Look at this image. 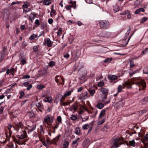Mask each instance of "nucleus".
I'll list each match as a JSON object with an SVG mask.
<instances>
[{"mask_svg":"<svg viewBox=\"0 0 148 148\" xmlns=\"http://www.w3.org/2000/svg\"><path fill=\"white\" fill-rule=\"evenodd\" d=\"M43 101L45 102L51 103L52 101V99L50 97H47L46 99H43Z\"/></svg>","mask_w":148,"mask_h":148,"instance_id":"18","label":"nucleus"},{"mask_svg":"<svg viewBox=\"0 0 148 148\" xmlns=\"http://www.w3.org/2000/svg\"><path fill=\"white\" fill-rule=\"evenodd\" d=\"M71 92L72 91H67L63 95V96L62 98V99L63 100L64 99L65 97L70 95L71 94Z\"/></svg>","mask_w":148,"mask_h":148,"instance_id":"15","label":"nucleus"},{"mask_svg":"<svg viewBox=\"0 0 148 148\" xmlns=\"http://www.w3.org/2000/svg\"><path fill=\"white\" fill-rule=\"evenodd\" d=\"M18 140H17L16 143L18 144L19 145H22L25 144V141L23 140H22V139L18 138Z\"/></svg>","mask_w":148,"mask_h":148,"instance_id":"14","label":"nucleus"},{"mask_svg":"<svg viewBox=\"0 0 148 148\" xmlns=\"http://www.w3.org/2000/svg\"><path fill=\"white\" fill-rule=\"evenodd\" d=\"M48 22L49 24H51L53 22V20L51 18L49 19L48 20Z\"/></svg>","mask_w":148,"mask_h":148,"instance_id":"63","label":"nucleus"},{"mask_svg":"<svg viewBox=\"0 0 148 148\" xmlns=\"http://www.w3.org/2000/svg\"><path fill=\"white\" fill-rule=\"evenodd\" d=\"M140 12H145V10L143 8H140L137 9L135 12L136 14H139Z\"/></svg>","mask_w":148,"mask_h":148,"instance_id":"25","label":"nucleus"},{"mask_svg":"<svg viewBox=\"0 0 148 148\" xmlns=\"http://www.w3.org/2000/svg\"><path fill=\"white\" fill-rule=\"evenodd\" d=\"M88 119V117L86 116L85 117L82 118V121H85L87 120Z\"/></svg>","mask_w":148,"mask_h":148,"instance_id":"53","label":"nucleus"},{"mask_svg":"<svg viewBox=\"0 0 148 148\" xmlns=\"http://www.w3.org/2000/svg\"><path fill=\"white\" fill-rule=\"evenodd\" d=\"M89 91L90 95L92 96H93L95 93V90H90Z\"/></svg>","mask_w":148,"mask_h":148,"instance_id":"43","label":"nucleus"},{"mask_svg":"<svg viewBox=\"0 0 148 148\" xmlns=\"http://www.w3.org/2000/svg\"><path fill=\"white\" fill-rule=\"evenodd\" d=\"M75 133L77 135H79L80 134V130L79 127H76L75 129Z\"/></svg>","mask_w":148,"mask_h":148,"instance_id":"24","label":"nucleus"},{"mask_svg":"<svg viewBox=\"0 0 148 148\" xmlns=\"http://www.w3.org/2000/svg\"><path fill=\"white\" fill-rule=\"evenodd\" d=\"M33 49L34 51L36 52L37 51L38 49L37 46H34L33 47Z\"/></svg>","mask_w":148,"mask_h":148,"instance_id":"64","label":"nucleus"},{"mask_svg":"<svg viewBox=\"0 0 148 148\" xmlns=\"http://www.w3.org/2000/svg\"><path fill=\"white\" fill-rule=\"evenodd\" d=\"M130 68H132L133 67H134L135 66L134 64L132 61H130Z\"/></svg>","mask_w":148,"mask_h":148,"instance_id":"49","label":"nucleus"},{"mask_svg":"<svg viewBox=\"0 0 148 148\" xmlns=\"http://www.w3.org/2000/svg\"><path fill=\"white\" fill-rule=\"evenodd\" d=\"M147 51H148V48H146L145 51H142V53L143 55L147 53Z\"/></svg>","mask_w":148,"mask_h":148,"instance_id":"58","label":"nucleus"},{"mask_svg":"<svg viewBox=\"0 0 148 148\" xmlns=\"http://www.w3.org/2000/svg\"><path fill=\"white\" fill-rule=\"evenodd\" d=\"M71 119L74 121H75L77 120V115H74L72 114L71 115Z\"/></svg>","mask_w":148,"mask_h":148,"instance_id":"35","label":"nucleus"},{"mask_svg":"<svg viewBox=\"0 0 148 148\" xmlns=\"http://www.w3.org/2000/svg\"><path fill=\"white\" fill-rule=\"evenodd\" d=\"M32 127L33 128L32 129H31L30 128H29L28 129L29 132H32L35 130V126L34 125H33Z\"/></svg>","mask_w":148,"mask_h":148,"instance_id":"51","label":"nucleus"},{"mask_svg":"<svg viewBox=\"0 0 148 148\" xmlns=\"http://www.w3.org/2000/svg\"><path fill=\"white\" fill-rule=\"evenodd\" d=\"M24 86L27 87V89L28 90H29L32 86V84H23Z\"/></svg>","mask_w":148,"mask_h":148,"instance_id":"23","label":"nucleus"},{"mask_svg":"<svg viewBox=\"0 0 148 148\" xmlns=\"http://www.w3.org/2000/svg\"><path fill=\"white\" fill-rule=\"evenodd\" d=\"M83 89V88L82 87H79L77 88V91L79 92L81 91Z\"/></svg>","mask_w":148,"mask_h":148,"instance_id":"62","label":"nucleus"},{"mask_svg":"<svg viewBox=\"0 0 148 148\" xmlns=\"http://www.w3.org/2000/svg\"><path fill=\"white\" fill-rule=\"evenodd\" d=\"M100 27L103 29H108L109 27V23L108 21L101 20L99 22Z\"/></svg>","mask_w":148,"mask_h":148,"instance_id":"3","label":"nucleus"},{"mask_svg":"<svg viewBox=\"0 0 148 148\" xmlns=\"http://www.w3.org/2000/svg\"><path fill=\"white\" fill-rule=\"evenodd\" d=\"M56 63L55 62L52 61L49 62V66L51 67H53L55 65Z\"/></svg>","mask_w":148,"mask_h":148,"instance_id":"32","label":"nucleus"},{"mask_svg":"<svg viewBox=\"0 0 148 148\" xmlns=\"http://www.w3.org/2000/svg\"><path fill=\"white\" fill-rule=\"evenodd\" d=\"M12 127V126L11 125H8V129L9 130V134L8 135V133L6 132H5V134L6 135V137H10L12 133V131L11 130H10L11 128Z\"/></svg>","mask_w":148,"mask_h":148,"instance_id":"10","label":"nucleus"},{"mask_svg":"<svg viewBox=\"0 0 148 148\" xmlns=\"http://www.w3.org/2000/svg\"><path fill=\"white\" fill-rule=\"evenodd\" d=\"M93 123H92V124H91V125L90 126V127L89 128V129L88 130V132L89 133H90L92 129V127H93Z\"/></svg>","mask_w":148,"mask_h":148,"instance_id":"57","label":"nucleus"},{"mask_svg":"<svg viewBox=\"0 0 148 148\" xmlns=\"http://www.w3.org/2000/svg\"><path fill=\"white\" fill-rule=\"evenodd\" d=\"M123 100L122 99H119L118 102V103L121 106H122L123 105L124 103L123 102Z\"/></svg>","mask_w":148,"mask_h":148,"instance_id":"44","label":"nucleus"},{"mask_svg":"<svg viewBox=\"0 0 148 148\" xmlns=\"http://www.w3.org/2000/svg\"><path fill=\"white\" fill-rule=\"evenodd\" d=\"M22 133L21 135H18L17 137L18 138L23 139L27 137V135L26 133L22 130Z\"/></svg>","mask_w":148,"mask_h":148,"instance_id":"9","label":"nucleus"},{"mask_svg":"<svg viewBox=\"0 0 148 148\" xmlns=\"http://www.w3.org/2000/svg\"><path fill=\"white\" fill-rule=\"evenodd\" d=\"M139 87V90H144L146 87V84H136Z\"/></svg>","mask_w":148,"mask_h":148,"instance_id":"16","label":"nucleus"},{"mask_svg":"<svg viewBox=\"0 0 148 148\" xmlns=\"http://www.w3.org/2000/svg\"><path fill=\"white\" fill-rule=\"evenodd\" d=\"M38 88L39 89H42L44 88V86L42 85L41 84L38 85L37 86Z\"/></svg>","mask_w":148,"mask_h":148,"instance_id":"45","label":"nucleus"},{"mask_svg":"<svg viewBox=\"0 0 148 148\" xmlns=\"http://www.w3.org/2000/svg\"><path fill=\"white\" fill-rule=\"evenodd\" d=\"M45 42L47 45L48 47H51L52 46V43L49 38L45 40Z\"/></svg>","mask_w":148,"mask_h":148,"instance_id":"11","label":"nucleus"},{"mask_svg":"<svg viewBox=\"0 0 148 148\" xmlns=\"http://www.w3.org/2000/svg\"><path fill=\"white\" fill-rule=\"evenodd\" d=\"M69 55L68 53H65V54H64V57L66 59H67L68 58H69Z\"/></svg>","mask_w":148,"mask_h":148,"instance_id":"54","label":"nucleus"},{"mask_svg":"<svg viewBox=\"0 0 148 148\" xmlns=\"http://www.w3.org/2000/svg\"><path fill=\"white\" fill-rule=\"evenodd\" d=\"M25 95L24 93L23 92H20V95L19 96L20 98H22Z\"/></svg>","mask_w":148,"mask_h":148,"instance_id":"52","label":"nucleus"},{"mask_svg":"<svg viewBox=\"0 0 148 148\" xmlns=\"http://www.w3.org/2000/svg\"><path fill=\"white\" fill-rule=\"evenodd\" d=\"M42 143L43 145L45 147H47L48 146V144L45 141H43L42 142Z\"/></svg>","mask_w":148,"mask_h":148,"instance_id":"55","label":"nucleus"},{"mask_svg":"<svg viewBox=\"0 0 148 148\" xmlns=\"http://www.w3.org/2000/svg\"><path fill=\"white\" fill-rule=\"evenodd\" d=\"M69 145V142L67 141H65L64 142L63 144V148H67Z\"/></svg>","mask_w":148,"mask_h":148,"instance_id":"28","label":"nucleus"},{"mask_svg":"<svg viewBox=\"0 0 148 148\" xmlns=\"http://www.w3.org/2000/svg\"><path fill=\"white\" fill-rule=\"evenodd\" d=\"M30 77V76L28 75H24L23 77V79H27L29 78Z\"/></svg>","mask_w":148,"mask_h":148,"instance_id":"59","label":"nucleus"},{"mask_svg":"<svg viewBox=\"0 0 148 148\" xmlns=\"http://www.w3.org/2000/svg\"><path fill=\"white\" fill-rule=\"evenodd\" d=\"M23 126V124L19 122L16 124L15 126L14 127V128L15 130L18 131L20 129H21Z\"/></svg>","mask_w":148,"mask_h":148,"instance_id":"7","label":"nucleus"},{"mask_svg":"<svg viewBox=\"0 0 148 148\" xmlns=\"http://www.w3.org/2000/svg\"><path fill=\"white\" fill-rule=\"evenodd\" d=\"M62 28H59L57 32V35L58 36H61L62 34Z\"/></svg>","mask_w":148,"mask_h":148,"instance_id":"40","label":"nucleus"},{"mask_svg":"<svg viewBox=\"0 0 148 148\" xmlns=\"http://www.w3.org/2000/svg\"><path fill=\"white\" fill-rule=\"evenodd\" d=\"M57 121L58 122V125L62 123V118L60 116H58L57 119Z\"/></svg>","mask_w":148,"mask_h":148,"instance_id":"30","label":"nucleus"},{"mask_svg":"<svg viewBox=\"0 0 148 148\" xmlns=\"http://www.w3.org/2000/svg\"><path fill=\"white\" fill-rule=\"evenodd\" d=\"M104 104L101 103H99L97 104V107L98 109H101L104 107Z\"/></svg>","mask_w":148,"mask_h":148,"instance_id":"22","label":"nucleus"},{"mask_svg":"<svg viewBox=\"0 0 148 148\" xmlns=\"http://www.w3.org/2000/svg\"><path fill=\"white\" fill-rule=\"evenodd\" d=\"M21 62L22 63L23 65H24L26 63V61L24 59H23L21 60Z\"/></svg>","mask_w":148,"mask_h":148,"instance_id":"61","label":"nucleus"},{"mask_svg":"<svg viewBox=\"0 0 148 148\" xmlns=\"http://www.w3.org/2000/svg\"><path fill=\"white\" fill-rule=\"evenodd\" d=\"M47 73V71L46 70L44 69L42 71V73H40L41 75L44 76H45Z\"/></svg>","mask_w":148,"mask_h":148,"instance_id":"39","label":"nucleus"},{"mask_svg":"<svg viewBox=\"0 0 148 148\" xmlns=\"http://www.w3.org/2000/svg\"><path fill=\"white\" fill-rule=\"evenodd\" d=\"M147 17H144L143 18V19H142L141 21L140 22V23H144V22H145V21H147Z\"/></svg>","mask_w":148,"mask_h":148,"instance_id":"48","label":"nucleus"},{"mask_svg":"<svg viewBox=\"0 0 148 148\" xmlns=\"http://www.w3.org/2000/svg\"><path fill=\"white\" fill-rule=\"evenodd\" d=\"M99 35L101 37H108V36L107 33L106 32H101L100 33Z\"/></svg>","mask_w":148,"mask_h":148,"instance_id":"21","label":"nucleus"},{"mask_svg":"<svg viewBox=\"0 0 148 148\" xmlns=\"http://www.w3.org/2000/svg\"><path fill=\"white\" fill-rule=\"evenodd\" d=\"M123 138L117 137L114 139L112 142V148H116L123 144Z\"/></svg>","mask_w":148,"mask_h":148,"instance_id":"1","label":"nucleus"},{"mask_svg":"<svg viewBox=\"0 0 148 148\" xmlns=\"http://www.w3.org/2000/svg\"><path fill=\"white\" fill-rule=\"evenodd\" d=\"M93 121H92V123H89V124H85L83 125L82 127V129L85 130H87L88 128H89L91 124L93 123Z\"/></svg>","mask_w":148,"mask_h":148,"instance_id":"12","label":"nucleus"},{"mask_svg":"<svg viewBox=\"0 0 148 148\" xmlns=\"http://www.w3.org/2000/svg\"><path fill=\"white\" fill-rule=\"evenodd\" d=\"M29 5V2H26L23 5V7L25 8H28V7Z\"/></svg>","mask_w":148,"mask_h":148,"instance_id":"34","label":"nucleus"},{"mask_svg":"<svg viewBox=\"0 0 148 148\" xmlns=\"http://www.w3.org/2000/svg\"><path fill=\"white\" fill-rule=\"evenodd\" d=\"M108 78L111 81V82H116L117 81V77L116 75H110L108 76Z\"/></svg>","mask_w":148,"mask_h":148,"instance_id":"4","label":"nucleus"},{"mask_svg":"<svg viewBox=\"0 0 148 148\" xmlns=\"http://www.w3.org/2000/svg\"><path fill=\"white\" fill-rule=\"evenodd\" d=\"M112 60V58H107L104 60V62H108L110 63L111 62V61Z\"/></svg>","mask_w":148,"mask_h":148,"instance_id":"37","label":"nucleus"},{"mask_svg":"<svg viewBox=\"0 0 148 148\" xmlns=\"http://www.w3.org/2000/svg\"><path fill=\"white\" fill-rule=\"evenodd\" d=\"M31 11V10L29 8H28L27 9L23 10V12L26 14L27 12H29Z\"/></svg>","mask_w":148,"mask_h":148,"instance_id":"47","label":"nucleus"},{"mask_svg":"<svg viewBox=\"0 0 148 148\" xmlns=\"http://www.w3.org/2000/svg\"><path fill=\"white\" fill-rule=\"evenodd\" d=\"M70 6H71V8H75L76 7V5L75 4V2H73L72 4H71V5H70Z\"/></svg>","mask_w":148,"mask_h":148,"instance_id":"50","label":"nucleus"},{"mask_svg":"<svg viewBox=\"0 0 148 148\" xmlns=\"http://www.w3.org/2000/svg\"><path fill=\"white\" fill-rule=\"evenodd\" d=\"M130 39V38H129V39L126 42L125 41V40H123L122 41V42H123V44L122 46L123 47L126 46L127 45L128 42V41H129Z\"/></svg>","mask_w":148,"mask_h":148,"instance_id":"36","label":"nucleus"},{"mask_svg":"<svg viewBox=\"0 0 148 148\" xmlns=\"http://www.w3.org/2000/svg\"><path fill=\"white\" fill-rule=\"evenodd\" d=\"M113 9L114 12H117L120 10L119 6L117 5H115L113 7Z\"/></svg>","mask_w":148,"mask_h":148,"instance_id":"19","label":"nucleus"},{"mask_svg":"<svg viewBox=\"0 0 148 148\" xmlns=\"http://www.w3.org/2000/svg\"><path fill=\"white\" fill-rule=\"evenodd\" d=\"M43 3L45 5H48L51 3L50 0H44Z\"/></svg>","mask_w":148,"mask_h":148,"instance_id":"27","label":"nucleus"},{"mask_svg":"<svg viewBox=\"0 0 148 148\" xmlns=\"http://www.w3.org/2000/svg\"><path fill=\"white\" fill-rule=\"evenodd\" d=\"M36 106L38 108H42V106H43V105L40 102H38V103L36 104Z\"/></svg>","mask_w":148,"mask_h":148,"instance_id":"42","label":"nucleus"},{"mask_svg":"<svg viewBox=\"0 0 148 148\" xmlns=\"http://www.w3.org/2000/svg\"><path fill=\"white\" fill-rule=\"evenodd\" d=\"M29 115L30 118H31L35 116V114L32 112H30L29 113Z\"/></svg>","mask_w":148,"mask_h":148,"instance_id":"41","label":"nucleus"},{"mask_svg":"<svg viewBox=\"0 0 148 148\" xmlns=\"http://www.w3.org/2000/svg\"><path fill=\"white\" fill-rule=\"evenodd\" d=\"M56 11L53 10V9H51V12H50V15L51 17L53 15H54Z\"/></svg>","mask_w":148,"mask_h":148,"instance_id":"46","label":"nucleus"},{"mask_svg":"<svg viewBox=\"0 0 148 148\" xmlns=\"http://www.w3.org/2000/svg\"><path fill=\"white\" fill-rule=\"evenodd\" d=\"M77 140H75L73 141L72 143V146L73 148H76L77 145H75V144L77 143Z\"/></svg>","mask_w":148,"mask_h":148,"instance_id":"38","label":"nucleus"},{"mask_svg":"<svg viewBox=\"0 0 148 148\" xmlns=\"http://www.w3.org/2000/svg\"><path fill=\"white\" fill-rule=\"evenodd\" d=\"M35 24L38 25H39L40 23L38 19H36V20L35 21Z\"/></svg>","mask_w":148,"mask_h":148,"instance_id":"60","label":"nucleus"},{"mask_svg":"<svg viewBox=\"0 0 148 148\" xmlns=\"http://www.w3.org/2000/svg\"><path fill=\"white\" fill-rule=\"evenodd\" d=\"M99 90L102 93L103 95H108V89L101 88L99 89Z\"/></svg>","mask_w":148,"mask_h":148,"instance_id":"6","label":"nucleus"},{"mask_svg":"<svg viewBox=\"0 0 148 148\" xmlns=\"http://www.w3.org/2000/svg\"><path fill=\"white\" fill-rule=\"evenodd\" d=\"M37 35L35 34H33L30 36L29 38V39L30 40H33L35 39L37 37Z\"/></svg>","mask_w":148,"mask_h":148,"instance_id":"31","label":"nucleus"},{"mask_svg":"<svg viewBox=\"0 0 148 148\" xmlns=\"http://www.w3.org/2000/svg\"><path fill=\"white\" fill-rule=\"evenodd\" d=\"M77 109V107L76 105H73L71 107L70 110L72 111L73 113H75L76 112V110Z\"/></svg>","mask_w":148,"mask_h":148,"instance_id":"17","label":"nucleus"},{"mask_svg":"<svg viewBox=\"0 0 148 148\" xmlns=\"http://www.w3.org/2000/svg\"><path fill=\"white\" fill-rule=\"evenodd\" d=\"M36 16V14L34 13H31L29 15V17L30 20L32 22Z\"/></svg>","mask_w":148,"mask_h":148,"instance_id":"13","label":"nucleus"},{"mask_svg":"<svg viewBox=\"0 0 148 148\" xmlns=\"http://www.w3.org/2000/svg\"><path fill=\"white\" fill-rule=\"evenodd\" d=\"M135 143L134 140H131L129 141V145L133 147L135 146Z\"/></svg>","mask_w":148,"mask_h":148,"instance_id":"33","label":"nucleus"},{"mask_svg":"<svg viewBox=\"0 0 148 148\" xmlns=\"http://www.w3.org/2000/svg\"><path fill=\"white\" fill-rule=\"evenodd\" d=\"M106 110L104 109L102 110L100 113V114L99 116V118L102 117L105 114Z\"/></svg>","mask_w":148,"mask_h":148,"instance_id":"20","label":"nucleus"},{"mask_svg":"<svg viewBox=\"0 0 148 148\" xmlns=\"http://www.w3.org/2000/svg\"><path fill=\"white\" fill-rule=\"evenodd\" d=\"M65 8H66V9L67 10H71V6H70V5H67L66 7Z\"/></svg>","mask_w":148,"mask_h":148,"instance_id":"56","label":"nucleus"},{"mask_svg":"<svg viewBox=\"0 0 148 148\" xmlns=\"http://www.w3.org/2000/svg\"><path fill=\"white\" fill-rule=\"evenodd\" d=\"M144 141H143V143L144 144V143L145 142L148 145L147 143H146L145 142L148 141V134H146L145 135L144 137Z\"/></svg>","mask_w":148,"mask_h":148,"instance_id":"29","label":"nucleus"},{"mask_svg":"<svg viewBox=\"0 0 148 148\" xmlns=\"http://www.w3.org/2000/svg\"><path fill=\"white\" fill-rule=\"evenodd\" d=\"M130 84H122V85H119L118 88V92H120L123 88H125L126 86L127 88H131V87L129 88L127 87V85Z\"/></svg>","mask_w":148,"mask_h":148,"instance_id":"5","label":"nucleus"},{"mask_svg":"<svg viewBox=\"0 0 148 148\" xmlns=\"http://www.w3.org/2000/svg\"><path fill=\"white\" fill-rule=\"evenodd\" d=\"M148 101V99L147 98H145L144 99H143L141 102V103L143 104H145L147 103Z\"/></svg>","mask_w":148,"mask_h":148,"instance_id":"26","label":"nucleus"},{"mask_svg":"<svg viewBox=\"0 0 148 148\" xmlns=\"http://www.w3.org/2000/svg\"><path fill=\"white\" fill-rule=\"evenodd\" d=\"M54 117L51 115H47L44 118V122L48 125H51L53 123Z\"/></svg>","mask_w":148,"mask_h":148,"instance_id":"2","label":"nucleus"},{"mask_svg":"<svg viewBox=\"0 0 148 148\" xmlns=\"http://www.w3.org/2000/svg\"><path fill=\"white\" fill-rule=\"evenodd\" d=\"M108 95H103L102 97V101L104 103V104H107L110 103V100H108L106 101H105V100L107 99V96Z\"/></svg>","mask_w":148,"mask_h":148,"instance_id":"8","label":"nucleus"}]
</instances>
